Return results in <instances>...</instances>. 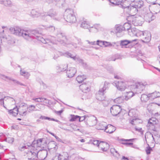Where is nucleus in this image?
<instances>
[{"mask_svg":"<svg viewBox=\"0 0 160 160\" xmlns=\"http://www.w3.org/2000/svg\"><path fill=\"white\" fill-rule=\"evenodd\" d=\"M58 160H68L69 155L67 152H64L56 155Z\"/></svg>","mask_w":160,"mask_h":160,"instance_id":"17","label":"nucleus"},{"mask_svg":"<svg viewBox=\"0 0 160 160\" xmlns=\"http://www.w3.org/2000/svg\"><path fill=\"white\" fill-rule=\"evenodd\" d=\"M122 110L121 107L117 105L112 106L110 108V112L113 116H116L119 114Z\"/></svg>","mask_w":160,"mask_h":160,"instance_id":"13","label":"nucleus"},{"mask_svg":"<svg viewBox=\"0 0 160 160\" xmlns=\"http://www.w3.org/2000/svg\"><path fill=\"white\" fill-rule=\"evenodd\" d=\"M71 118L70 119V122H73L76 121L77 119H79V116L78 115H71Z\"/></svg>","mask_w":160,"mask_h":160,"instance_id":"48","label":"nucleus"},{"mask_svg":"<svg viewBox=\"0 0 160 160\" xmlns=\"http://www.w3.org/2000/svg\"><path fill=\"white\" fill-rule=\"evenodd\" d=\"M82 118V120H85V124L87 127H93L97 123V119L94 116H84Z\"/></svg>","mask_w":160,"mask_h":160,"instance_id":"4","label":"nucleus"},{"mask_svg":"<svg viewBox=\"0 0 160 160\" xmlns=\"http://www.w3.org/2000/svg\"><path fill=\"white\" fill-rule=\"evenodd\" d=\"M2 77V78L5 80H6V78L8 79L9 80H10L14 82V83L17 85H19L21 86H25V85L23 84V83L20 82L19 81H17V80L13 79L10 78V77H8L7 76H5L4 75H1Z\"/></svg>","mask_w":160,"mask_h":160,"instance_id":"23","label":"nucleus"},{"mask_svg":"<svg viewBox=\"0 0 160 160\" xmlns=\"http://www.w3.org/2000/svg\"><path fill=\"white\" fill-rule=\"evenodd\" d=\"M155 18V16H154L153 15V14L151 12H149L146 14L144 15V19L146 22H150V21L154 20Z\"/></svg>","mask_w":160,"mask_h":160,"instance_id":"19","label":"nucleus"},{"mask_svg":"<svg viewBox=\"0 0 160 160\" xmlns=\"http://www.w3.org/2000/svg\"><path fill=\"white\" fill-rule=\"evenodd\" d=\"M19 114L22 116H25L28 113L27 110V105L25 103H21L18 108Z\"/></svg>","mask_w":160,"mask_h":160,"instance_id":"11","label":"nucleus"},{"mask_svg":"<svg viewBox=\"0 0 160 160\" xmlns=\"http://www.w3.org/2000/svg\"><path fill=\"white\" fill-rule=\"evenodd\" d=\"M136 138H132L129 139H122L121 140L122 141V143L123 144L126 145L127 143L128 142L127 141H130L131 142H133L134 141V140L135 139H136Z\"/></svg>","mask_w":160,"mask_h":160,"instance_id":"47","label":"nucleus"},{"mask_svg":"<svg viewBox=\"0 0 160 160\" xmlns=\"http://www.w3.org/2000/svg\"><path fill=\"white\" fill-rule=\"evenodd\" d=\"M128 33L131 36H136L137 30L134 28L131 29L130 31H128Z\"/></svg>","mask_w":160,"mask_h":160,"instance_id":"43","label":"nucleus"},{"mask_svg":"<svg viewBox=\"0 0 160 160\" xmlns=\"http://www.w3.org/2000/svg\"><path fill=\"white\" fill-rule=\"evenodd\" d=\"M131 2V4L133 5L137 8H141L143 5V1L140 0H135L133 1L132 0Z\"/></svg>","mask_w":160,"mask_h":160,"instance_id":"18","label":"nucleus"},{"mask_svg":"<svg viewBox=\"0 0 160 160\" xmlns=\"http://www.w3.org/2000/svg\"><path fill=\"white\" fill-rule=\"evenodd\" d=\"M87 42H88V43L92 45H96L97 43V42L95 41H93V42H90L89 41H87Z\"/></svg>","mask_w":160,"mask_h":160,"instance_id":"64","label":"nucleus"},{"mask_svg":"<svg viewBox=\"0 0 160 160\" xmlns=\"http://www.w3.org/2000/svg\"><path fill=\"white\" fill-rule=\"evenodd\" d=\"M148 85L145 82H136L133 87L134 88V91L136 93H141L144 90L146 86Z\"/></svg>","mask_w":160,"mask_h":160,"instance_id":"6","label":"nucleus"},{"mask_svg":"<svg viewBox=\"0 0 160 160\" xmlns=\"http://www.w3.org/2000/svg\"><path fill=\"white\" fill-rule=\"evenodd\" d=\"M149 3H152L153 4H156V2L157 0H146Z\"/></svg>","mask_w":160,"mask_h":160,"instance_id":"61","label":"nucleus"},{"mask_svg":"<svg viewBox=\"0 0 160 160\" xmlns=\"http://www.w3.org/2000/svg\"><path fill=\"white\" fill-rule=\"evenodd\" d=\"M0 104L1 105H3V107L6 108V107L4 106V99L2 98L0 99Z\"/></svg>","mask_w":160,"mask_h":160,"instance_id":"62","label":"nucleus"},{"mask_svg":"<svg viewBox=\"0 0 160 160\" xmlns=\"http://www.w3.org/2000/svg\"><path fill=\"white\" fill-rule=\"evenodd\" d=\"M36 148L38 150H37V158L39 160H43L47 156L48 150L46 149L41 150L40 148Z\"/></svg>","mask_w":160,"mask_h":160,"instance_id":"9","label":"nucleus"},{"mask_svg":"<svg viewBox=\"0 0 160 160\" xmlns=\"http://www.w3.org/2000/svg\"><path fill=\"white\" fill-rule=\"evenodd\" d=\"M79 88L84 92L87 93L90 90L89 85L88 84L83 83L79 86Z\"/></svg>","mask_w":160,"mask_h":160,"instance_id":"20","label":"nucleus"},{"mask_svg":"<svg viewBox=\"0 0 160 160\" xmlns=\"http://www.w3.org/2000/svg\"><path fill=\"white\" fill-rule=\"evenodd\" d=\"M144 32V31L143 32L142 31H139L138 30H137L136 36L142 38Z\"/></svg>","mask_w":160,"mask_h":160,"instance_id":"50","label":"nucleus"},{"mask_svg":"<svg viewBox=\"0 0 160 160\" xmlns=\"http://www.w3.org/2000/svg\"><path fill=\"white\" fill-rule=\"evenodd\" d=\"M158 122V121L156 118L152 117L149 119L147 125L148 129L155 131V125L157 124Z\"/></svg>","mask_w":160,"mask_h":160,"instance_id":"10","label":"nucleus"},{"mask_svg":"<svg viewBox=\"0 0 160 160\" xmlns=\"http://www.w3.org/2000/svg\"><path fill=\"white\" fill-rule=\"evenodd\" d=\"M104 92H103V95H102L101 93H99V90L98 91V92L96 94V97L97 99L99 101H102L103 100V99L105 98L104 96Z\"/></svg>","mask_w":160,"mask_h":160,"instance_id":"34","label":"nucleus"},{"mask_svg":"<svg viewBox=\"0 0 160 160\" xmlns=\"http://www.w3.org/2000/svg\"><path fill=\"white\" fill-rule=\"evenodd\" d=\"M20 74L27 79H28L30 76V74L28 72L24 70H22V69L20 70Z\"/></svg>","mask_w":160,"mask_h":160,"instance_id":"42","label":"nucleus"},{"mask_svg":"<svg viewBox=\"0 0 160 160\" xmlns=\"http://www.w3.org/2000/svg\"><path fill=\"white\" fill-rule=\"evenodd\" d=\"M77 70L76 68L70 67L67 69L66 72L68 77L71 78L74 76Z\"/></svg>","mask_w":160,"mask_h":160,"instance_id":"15","label":"nucleus"},{"mask_svg":"<svg viewBox=\"0 0 160 160\" xmlns=\"http://www.w3.org/2000/svg\"><path fill=\"white\" fill-rule=\"evenodd\" d=\"M104 41L98 40L97 41L96 45L100 47H103L104 46Z\"/></svg>","mask_w":160,"mask_h":160,"instance_id":"58","label":"nucleus"},{"mask_svg":"<svg viewBox=\"0 0 160 160\" xmlns=\"http://www.w3.org/2000/svg\"><path fill=\"white\" fill-rule=\"evenodd\" d=\"M36 107L37 108H38V109L39 110V109H42V108H43V105L42 104H37L36 105Z\"/></svg>","mask_w":160,"mask_h":160,"instance_id":"60","label":"nucleus"},{"mask_svg":"<svg viewBox=\"0 0 160 160\" xmlns=\"http://www.w3.org/2000/svg\"><path fill=\"white\" fill-rule=\"evenodd\" d=\"M152 150V149L151 148L149 147V146L147 147L145 150L146 153L148 155L150 154V153L151 151Z\"/></svg>","mask_w":160,"mask_h":160,"instance_id":"59","label":"nucleus"},{"mask_svg":"<svg viewBox=\"0 0 160 160\" xmlns=\"http://www.w3.org/2000/svg\"><path fill=\"white\" fill-rule=\"evenodd\" d=\"M30 149V151H28L27 152L28 159L30 160H35L37 157V153L38 150L35 147H33L32 145L29 147V149Z\"/></svg>","mask_w":160,"mask_h":160,"instance_id":"7","label":"nucleus"},{"mask_svg":"<svg viewBox=\"0 0 160 160\" xmlns=\"http://www.w3.org/2000/svg\"><path fill=\"white\" fill-rule=\"evenodd\" d=\"M141 100L143 102H146L149 99V94L147 95L145 94L142 95L141 97Z\"/></svg>","mask_w":160,"mask_h":160,"instance_id":"38","label":"nucleus"},{"mask_svg":"<svg viewBox=\"0 0 160 160\" xmlns=\"http://www.w3.org/2000/svg\"><path fill=\"white\" fill-rule=\"evenodd\" d=\"M104 46L105 47L114 46V45L109 42L104 41Z\"/></svg>","mask_w":160,"mask_h":160,"instance_id":"55","label":"nucleus"},{"mask_svg":"<svg viewBox=\"0 0 160 160\" xmlns=\"http://www.w3.org/2000/svg\"><path fill=\"white\" fill-rule=\"evenodd\" d=\"M42 141V138L38 139L37 141V143L36 144H32L31 145H32L33 147H35L36 148L39 149Z\"/></svg>","mask_w":160,"mask_h":160,"instance_id":"33","label":"nucleus"},{"mask_svg":"<svg viewBox=\"0 0 160 160\" xmlns=\"http://www.w3.org/2000/svg\"><path fill=\"white\" fill-rule=\"evenodd\" d=\"M66 54L68 57L72 58L74 60H76L77 58L75 56L73 55L69 52H67Z\"/></svg>","mask_w":160,"mask_h":160,"instance_id":"56","label":"nucleus"},{"mask_svg":"<svg viewBox=\"0 0 160 160\" xmlns=\"http://www.w3.org/2000/svg\"><path fill=\"white\" fill-rule=\"evenodd\" d=\"M115 28L117 32H120L123 30V26L122 25H116Z\"/></svg>","mask_w":160,"mask_h":160,"instance_id":"44","label":"nucleus"},{"mask_svg":"<svg viewBox=\"0 0 160 160\" xmlns=\"http://www.w3.org/2000/svg\"><path fill=\"white\" fill-rule=\"evenodd\" d=\"M130 23H125L123 26V30L129 31L131 29V24Z\"/></svg>","mask_w":160,"mask_h":160,"instance_id":"35","label":"nucleus"},{"mask_svg":"<svg viewBox=\"0 0 160 160\" xmlns=\"http://www.w3.org/2000/svg\"><path fill=\"white\" fill-rule=\"evenodd\" d=\"M101 101H102V104H103V106L104 107L108 106L109 103V101L106 99V98L104 99H103V100H102Z\"/></svg>","mask_w":160,"mask_h":160,"instance_id":"51","label":"nucleus"},{"mask_svg":"<svg viewBox=\"0 0 160 160\" xmlns=\"http://www.w3.org/2000/svg\"><path fill=\"white\" fill-rule=\"evenodd\" d=\"M43 28L42 29H45L48 32H52L55 30V28L54 26L52 25H46L42 26Z\"/></svg>","mask_w":160,"mask_h":160,"instance_id":"29","label":"nucleus"},{"mask_svg":"<svg viewBox=\"0 0 160 160\" xmlns=\"http://www.w3.org/2000/svg\"><path fill=\"white\" fill-rule=\"evenodd\" d=\"M90 25L89 23L86 20H84L82 22L80 25V27L85 29H89Z\"/></svg>","mask_w":160,"mask_h":160,"instance_id":"30","label":"nucleus"},{"mask_svg":"<svg viewBox=\"0 0 160 160\" xmlns=\"http://www.w3.org/2000/svg\"><path fill=\"white\" fill-rule=\"evenodd\" d=\"M64 18L67 22L71 23H75L77 21L74 10L71 9H67L66 10Z\"/></svg>","mask_w":160,"mask_h":160,"instance_id":"3","label":"nucleus"},{"mask_svg":"<svg viewBox=\"0 0 160 160\" xmlns=\"http://www.w3.org/2000/svg\"><path fill=\"white\" fill-rule=\"evenodd\" d=\"M132 2V0H122L116 2V4L120 5L122 8H127L128 12L131 14H136L138 12V8L131 4Z\"/></svg>","mask_w":160,"mask_h":160,"instance_id":"2","label":"nucleus"},{"mask_svg":"<svg viewBox=\"0 0 160 160\" xmlns=\"http://www.w3.org/2000/svg\"><path fill=\"white\" fill-rule=\"evenodd\" d=\"M109 84V83L108 82L106 81L104 82L103 87L99 89V93H101V94L103 95V92H104L108 88Z\"/></svg>","mask_w":160,"mask_h":160,"instance_id":"28","label":"nucleus"},{"mask_svg":"<svg viewBox=\"0 0 160 160\" xmlns=\"http://www.w3.org/2000/svg\"><path fill=\"white\" fill-rule=\"evenodd\" d=\"M27 112L28 113L32 112L33 111H39L36 107V105H31L27 106Z\"/></svg>","mask_w":160,"mask_h":160,"instance_id":"27","label":"nucleus"},{"mask_svg":"<svg viewBox=\"0 0 160 160\" xmlns=\"http://www.w3.org/2000/svg\"><path fill=\"white\" fill-rule=\"evenodd\" d=\"M130 122L132 125H135L142 123V121L141 119L135 117L130 120Z\"/></svg>","mask_w":160,"mask_h":160,"instance_id":"26","label":"nucleus"},{"mask_svg":"<svg viewBox=\"0 0 160 160\" xmlns=\"http://www.w3.org/2000/svg\"><path fill=\"white\" fill-rule=\"evenodd\" d=\"M32 100H34L36 102H44L45 100L46 101L45 102V103H49V101L46 98H33Z\"/></svg>","mask_w":160,"mask_h":160,"instance_id":"32","label":"nucleus"},{"mask_svg":"<svg viewBox=\"0 0 160 160\" xmlns=\"http://www.w3.org/2000/svg\"><path fill=\"white\" fill-rule=\"evenodd\" d=\"M68 65L66 64H62L61 65L60 67H58V70L62 72L65 71L67 68Z\"/></svg>","mask_w":160,"mask_h":160,"instance_id":"45","label":"nucleus"},{"mask_svg":"<svg viewBox=\"0 0 160 160\" xmlns=\"http://www.w3.org/2000/svg\"><path fill=\"white\" fill-rule=\"evenodd\" d=\"M107 123L104 122H102L98 124L96 126V128L98 130H104L106 128Z\"/></svg>","mask_w":160,"mask_h":160,"instance_id":"25","label":"nucleus"},{"mask_svg":"<svg viewBox=\"0 0 160 160\" xmlns=\"http://www.w3.org/2000/svg\"><path fill=\"white\" fill-rule=\"evenodd\" d=\"M149 99L152 100L157 98L160 97V93L158 92L155 91L149 93Z\"/></svg>","mask_w":160,"mask_h":160,"instance_id":"24","label":"nucleus"},{"mask_svg":"<svg viewBox=\"0 0 160 160\" xmlns=\"http://www.w3.org/2000/svg\"><path fill=\"white\" fill-rule=\"evenodd\" d=\"M0 3L7 6H10L12 4V2L10 0H0Z\"/></svg>","mask_w":160,"mask_h":160,"instance_id":"36","label":"nucleus"},{"mask_svg":"<svg viewBox=\"0 0 160 160\" xmlns=\"http://www.w3.org/2000/svg\"><path fill=\"white\" fill-rule=\"evenodd\" d=\"M85 79L86 76L84 75H78L76 78V80L79 83H82Z\"/></svg>","mask_w":160,"mask_h":160,"instance_id":"39","label":"nucleus"},{"mask_svg":"<svg viewBox=\"0 0 160 160\" xmlns=\"http://www.w3.org/2000/svg\"><path fill=\"white\" fill-rule=\"evenodd\" d=\"M9 30L12 34L16 36H22L23 32V29H22L20 27L16 26L14 27H11L9 29Z\"/></svg>","mask_w":160,"mask_h":160,"instance_id":"12","label":"nucleus"},{"mask_svg":"<svg viewBox=\"0 0 160 160\" xmlns=\"http://www.w3.org/2000/svg\"><path fill=\"white\" fill-rule=\"evenodd\" d=\"M127 20L128 22L132 23L135 26H141L143 22V19L142 17H135L133 15L128 17Z\"/></svg>","mask_w":160,"mask_h":160,"instance_id":"5","label":"nucleus"},{"mask_svg":"<svg viewBox=\"0 0 160 160\" xmlns=\"http://www.w3.org/2000/svg\"><path fill=\"white\" fill-rule=\"evenodd\" d=\"M127 94L125 96V99L127 100L132 98L134 95V93L132 92H126Z\"/></svg>","mask_w":160,"mask_h":160,"instance_id":"40","label":"nucleus"},{"mask_svg":"<svg viewBox=\"0 0 160 160\" xmlns=\"http://www.w3.org/2000/svg\"><path fill=\"white\" fill-rule=\"evenodd\" d=\"M111 153L112 154H114L115 153H118L117 151H116L114 148H111Z\"/></svg>","mask_w":160,"mask_h":160,"instance_id":"63","label":"nucleus"},{"mask_svg":"<svg viewBox=\"0 0 160 160\" xmlns=\"http://www.w3.org/2000/svg\"><path fill=\"white\" fill-rule=\"evenodd\" d=\"M128 115L132 118H134L136 116V110L134 109L130 110L128 112Z\"/></svg>","mask_w":160,"mask_h":160,"instance_id":"37","label":"nucleus"},{"mask_svg":"<svg viewBox=\"0 0 160 160\" xmlns=\"http://www.w3.org/2000/svg\"><path fill=\"white\" fill-rule=\"evenodd\" d=\"M50 145L51 146L52 148H53L54 150H56L58 148V147L57 146L56 142H53L50 144Z\"/></svg>","mask_w":160,"mask_h":160,"instance_id":"52","label":"nucleus"},{"mask_svg":"<svg viewBox=\"0 0 160 160\" xmlns=\"http://www.w3.org/2000/svg\"><path fill=\"white\" fill-rule=\"evenodd\" d=\"M6 138V136L4 134L2 133H0V140L1 141H5Z\"/></svg>","mask_w":160,"mask_h":160,"instance_id":"57","label":"nucleus"},{"mask_svg":"<svg viewBox=\"0 0 160 160\" xmlns=\"http://www.w3.org/2000/svg\"><path fill=\"white\" fill-rule=\"evenodd\" d=\"M128 83V82L125 81H116L114 82L117 88L121 91H124L127 88Z\"/></svg>","mask_w":160,"mask_h":160,"instance_id":"8","label":"nucleus"},{"mask_svg":"<svg viewBox=\"0 0 160 160\" xmlns=\"http://www.w3.org/2000/svg\"><path fill=\"white\" fill-rule=\"evenodd\" d=\"M88 29H89V31L91 32H97L98 30L97 28L91 26V25Z\"/></svg>","mask_w":160,"mask_h":160,"instance_id":"49","label":"nucleus"},{"mask_svg":"<svg viewBox=\"0 0 160 160\" xmlns=\"http://www.w3.org/2000/svg\"><path fill=\"white\" fill-rule=\"evenodd\" d=\"M109 147V144L104 142L100 141L99 144H98V148L100 150H101L102 151H106Z\"/></svg>","mask_w":160,"mask_h":160,"instance_id":"16","label":"nucleus"},{"mask_svg":"<svg viewBox=\"0 0 160 160\" xmlns=\"http://www.w3.org/2000/svg\"><path fill=\"white\" fill-rule=\"evenodd\" d=\"M100 142V141L98 140H93L91 141V143L98 147V144H99Z\"/></svg>","mask_w":160,"mask_h":160,"instance_id":"54","label":"nucleus"},{"mask_svg":"<svg viewBox=\"0 0 160 160\" xmlns=\"http://www.w3.org/2000/svg\"><path fill=\"white\" fill-rule=\"evenodd\" d=\"M57 16V13L56 12L53 11L52 10H50L49 12H48V14H46L44 15V16L45 18L46 17H47V16H49L51 18H52L53 19L55 20H59L58 18H56ZM44 19H45V18H43Z\"/></svg>","mask_w":160,"mask_h":160,"instance_id":"21","label":"nucleus"},{"mask_svg":"<svg viewBox=\"0 0 160 160\" xmlns=\"http://www.w3.org/2000/svg\"><path fill=\"white\" fill-rule=\"evenodd\" d=\"M14 141V139L12 138L8 137V138H6L5 141L8 142L10 143H12Z\"/></svg>","mask_w":160,"mask_h":160,"instance_id":"53","label":"nucleus"},{"mask_svg":"<svg viewBox=\"0 0 160 160\" xmlns=\"http://www.w3.org/2000/svg\"><path fill=\"white\" fill-rule=\"evenodd\" d=\"M56 37L49 36L46 39L40 36V33L38 31L35 30L23 29V32L22 37L24 39L28 41H31L33 39H36L44 44L48 43L50 45L51 44H56L59 42L64 45L72 44L74 48H77V45L74 43L69 38H68L61 31L58 32L56 34Z\"/></svg>","mask_w":160,"mask_h":160,"instance_id":"1","label":"nucleus"},{"mask_svg":"<svg viewBox=\"0 0 160 160\" xmlns=\"http://www.w3.org/2000/svg\"><path fill=\"white\" fill-rule=\"evenodd\" d=\"M136 39H134L132 41H129L127 40L121 41L120 45L122 46H125L127 45L128 44L132 42L136 41Z\"/></svg>","mask_w":160,"mask_h":160,"instance_id":"41","label":"nucleus"},{"mask_svg":"<svg viewBox=\"0 0 160 160\" xmlns=\"http://www.w3.org/2000/svg\"><path fill=\"white\" fill-rule=\"evenodd\" d=\"M124 99H125L124 97L123 96H122L116 98L115 99L114 101L116 102L120 103L123 102Z\"/></svg>","mask_w":160,"mask_h":160,"instance_id":"46","label":"nucleus"},{"mask_svg":"<svg viewBox=\"0 0 160 160\" xmlns=\"http://www.w3.org/2000/svg\"><path fill=\"white\" fill-rule=\"evenodd\" d=\"M116 130L115 128L111 124L107 125L106 128L105 130V131L107 133H112Z\"/></svg>","mask_w":160,"mask_h":160,"instance_id":"22","label":"nucleus"},{"mask_svg":"<svg viewBox=\"0 0 160 160\" xmlns=\"http://www.w3.org/2000/svg\"><path fill=\"white\" fill-rule=\"evenodd\" d=\"M151 35L150 32L148 31H145L142 38V42H148L151 39Z\"/></svg>","mask_w":160,"mask_h":160,"instance_id":"14","label":"nucleus"},{"mask_svg":"<svg viewBox=\"0 0 160 160\" xmlns=\"http://www.w3.org/2000/svg\"><path fill=\"white\" fill-rule=\"evenodd\" d=\"M8 112L10 114L14 116H16L17 115L18 113H19V112L18 108H15L12 109L8 110Z\"/></svg>","mask_w":160,"mask_h":160,"instance_id":"31","label":"nucleus"}]
</instances>
